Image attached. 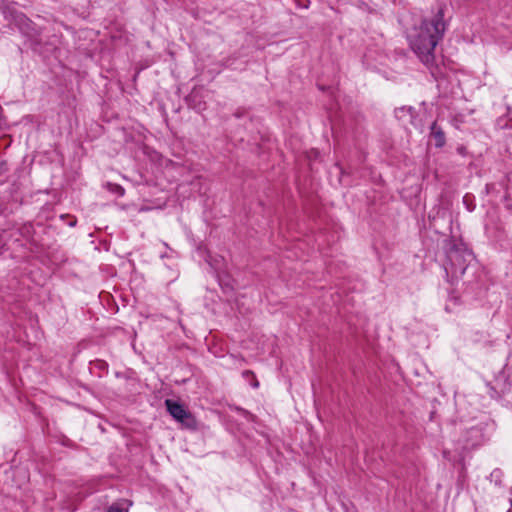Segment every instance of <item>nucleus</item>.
<instances>
[{"label": "nucleus", "instance_id": "obj_16", "mask_svg": "<svg viewBox=\"0 0 512 512\" xmlns=\"http://www.w3.org/2000/svg\"><path fill=\"white\" fill-rule=\"evenodd\" d=\"M75 223H76V221H75V220H73V221L69 222V225H70V226H74V225H75Z\"/></svg>", "mask_w": 512, "mask_h": 512}, {"label": "nucleus", "instance_id": "obj_1", "mask_svg": "<svg viewBox=\"0 0 512 512\" xmlns=\"http://www.w3.org/2000/svg\"><path fill=\"white\" fill-rule=\"evenodd\" d=\"M445 7L440 6L431 18H425L409 35L410 47L421 62L432 67L435 62L434 51L438 42L443 38L447 29L444 20Z\"/></svg>", "mask_w": 512, "mask_h": 512}, {"label": "nucleus", "instance_id": "obj_10", "mask_svg": "<svg viewBox=\"0 0 512 512\" xmlns=\"http://www.w3.org/2000/svg\"><path fill=\"white\" fill-rule=\"evenodd\" d=\"M299 8H308L309 0H294Z\"/></svg>", "mask_w": 512, "mask_h": 512}, {"label": "nucleus", "instance_id": "obj_9", "mask_svg": "<svg viewBox=\"0 0 512 512\" xmlns=\"http://www.w3.org/2000/svg\"><path fill=\"white\" fill-rule=\"evenodd\" d=\"M106 512H128V510L119 504H113Z\"/></svg>", "mask_w": 512, "mask_h": 512}, {"label": "nucleus", "instance_id": "obj_6", "mask_svg": "<svg viewBox=\"0 0 512 512\" xmlns=\"http://www.w3.org/2000/svg\"><path fill=\"white\" fill-rule=\"evenodd\" d=\"M430 129H431L430 140L433 141L435 147H437V148L443 147L445 145L446 138H445V133L442 130V128L440 126H438L437 122L435 121L432 123Z\"/></svg>", "mask_w": 512, "mask_h": 512}, {"label": "nucleus", "instance_id": "obj_8", "mask_svg": "<svg viewBox=\"0 0 512 512\" xmlns=\"http://www.w3.org/2000/svg\"><path fill=\"white\" fill-rule=\"evenodd\" d=\"M109 191H111L112 193L118 195V196H122L124 194V189L123 187H121L120 185L118 184H112V183H107L106 186H105Z\"/></svg>", "mask_w": 512, "mask_h": 512}, {"label": "nucleus", "instance_id": "obj_12", "mask_svg": "<svg viewBox=\"0 0 512 512\" xmlns=\"http://www.w3.org/2000/svg\"><path fill=\"white\" fill-rule=\"evenodd\" d=\"M108 367L107 363L105 361H102V360H99L98 359V371L100 370H106Z\"/></svg>", "mask_w": 512, "mask_h": 512}, {"label": "nucleus", "instance_id": "obj_17", "mask_svg": "<svg viewBox=\"0 0 512 512\" xmlns=\"http://www.w3.org/2000/svg\"><path fill=\"white\" fill-rule=\"evenodd\" d=\"M458 151H459V153H461V154H462V153L464 152V148H463V147H461V148H459V149H458Z\"/></svg>", "mask_w": 512, "mask_h": 512}, {"label": "nucleus", "instance_id": "obj_13", "mask_svg": "<svg viewBox=\"0 0 512 512\" xmlns=\"http://www.w3.org/2000/svg\"><path fill=\"white\" fill-rule=\"evenodd\" d=\"M243 376L244 377H248V376H253L254 377V374H253L252 371L246 370V371L243 372Z\"/></svg>", "mask_w": 512, "mask_h": 512}, {"label": "nucleus", "instance_id": "obj_5", "mask_svg": "<svg viewBox=\"0 0 512 512\" xmlns=\"http://www.w3.org/2000/svg\"><path fill=\"white\" fill-rule=\"evenodd\" d=\"M13 22L15 25L18 26V28L21 30L22 33L25 35L31 36L33 31V23L30 19H28L23 13L21 12H13L12 13Z\"/></svg>", "mask_w": 512, "mask_h": 512}, {"label": "nucleus", "instance_id": "obj_3", "mask_svg": "<svg viewBox=\"0 0 512 512\" xmlns=\"http://www.w3.org/2000/svg\"><path fill=\"white\" fill-rule=\"evenodd\" d=\"M494 430V422H481L469 428L464 434L465 448H475L482 445L490 439Z\"/></svg>", "mask_w": 512, "mask_h": 512}, {"label": "nucleus", "instance_id": "obj_15", "mask_svg": "<svg viewBox=\"0 0 512 512\" xmlns=\"http://www.w3.org/2000/svg\"><path fill=\"white\" fill-rule=\"evenodd\" d=\"M3 172V164L0 163V175L2 174Z\"/></svg>", "mask_w": 512, "mask_h": 512}, {"label": "nucleus", "instance_id": "obj_11", "mask_svg": "<svg viewBox=\"0 0 512 512\" xmlns=\"http://www.w3.org/2000/svg\"><path fill=\"white\" fill-rule=\"evenodd\" d=\"M468 199H469V196L465 195L464 198H463V202H464V204L466 205V207H467V209L469 211H473L474 210V205L470 204V202H468Z\"/></svg>", "mask_w": 512, "mask_h": 512}, {"label": "nucleus", "instance_id": "obj_4", "mask_svg": "<svg viewBox=\"0 0 512 512\" xmlns=\"http://www.w3.org/2000/svg\"><path fill=\"white\" fill-rule=\"evenodd\" d=\"M165 405L167 411L170 415L180 422L183 426L189 429H195L197 426V421L195 417L185 409V407L177 401L167 399L165 401Z\"/></svg>", "mask_w": 512, "mask_h": 512}, {"label": "nucleus", "instance_id": "obj_18", "mask_svg": "<svg viewBox=\"0 0 512 512\" xmlns=\"http://www.w3.org/2000/svg\"><path fill=\"white\" fill-rule=\"evenodd\" d=\"M508 512H512L511 510H509Z\"/></svg>", "mask_w": 512, "mask_h": 512}, {"label": "nucleus", "instance_id": "obj_2", "mask_svg": "<svg viewBox=\"0 0 512 512\" xmlns=\"http://www.w3.org/2000/svg\"><path fill=\"white\" fill-rule=\"evenodd\" d=\"M446 257L445 271L455 279L463 276L467 268L476 261L472 250L462 241L451 242Z\"/></svg>", "mask_w": 512, "mask_h": 512}, {"label": "nucleus", "instance_id": "obj_7", "mask_svg": "<svg viewBox=\"0 0 512 512\" xmlns=\"http://www.w3.org/2000/svg\"><path fill=\"white\" fill-rule=\"evenodd\" d=\"M395 116L399 121L403 123L413 124L415 117V109L412 106H403L395 110Z\"/></svg>", "mask_w": 512, "mask_h": 512}, {"label": "nucleus", "instance_id": "obj_14", "mask_svg": "<svg viewBox=\"0 0 512 512\" xmlns=\"http://www.w3.org/2000/svg\"><path fill=\"white\" fill-rule=\"evenodd\" d=\"M252 386H253L254 388H257V387L259 386L258 381H257V380H255V381L253 382Z\"/></svg>", "mask_w": 512, "mask_h": 512}]
</instances>
